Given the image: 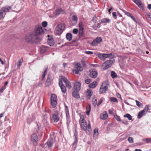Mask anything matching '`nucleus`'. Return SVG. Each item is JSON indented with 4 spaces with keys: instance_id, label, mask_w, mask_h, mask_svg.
Instances as JSON below:
<instances>
[{
    "instance_id": "obj_1",
    "label": "nucleus",
    "mask_w": 151,
    "mask_h": 151,
    "mask_svg": "<svg viewBox=\"0 0 151 151\" xmlns=\"http://www.w3.org/2000/svg\"><path fill=\"white\" fill-rule=\"evenodd\" d=\"M25 39L26 42L28 43H36L39 42L40 40L39 37L36 36L32 32L27 35L25 37Z\"/></svg>"
},
{
    "instance_id": "obj_2",
    "label": "nucleus",
    "mask_w": 151,
    "mask_h": 151,
    "mask_svg": "<svg viewBox=\"0 0 151 151\" xmlns=\"http://www.w3.org/2000/svg\"><path fill=\"white\" fill-rule=\"evenodd\" d=\"M36 36L38 37L44 33V30L41 25L37 24L35 26L34 31L32 32Z\"/></svg>"
},
{
    "instance_id": "obj_3",
    "label": "nucleus",
    "mask_w": 151,
    "mask_h": 151,
    "mask_svg": "<svg viewBox=\"0 0 151 151\" xmlns=\"http://www.w3.org/2000/svg\"><path fill=\"white\" fill-rule=\"evenodd\" d=\"M74 64L75 69L73 70V72L74 73L78 74L80 71L83 70V69L81 66V65L79 63H75Z\"/></svg>"
},
{
    "instance_id": "obj_4",
    "label": "nucleus",
    "mask_w": 151,
    "mask_h": 151,
    "mask_svg": "<svg viewBox=\"0 0 151 151\" xmlns=\"http://www.w3.org/2000/svg\"><path fill=\"white\" fill-rule=\"evenodd\" d=\"M65 27V25L64 24L61 23L58 24L55 28V33L58 35L61 34L64 29Z\"/></svg>"
},
{
    "instance_id": "obj_5",
    "label": "nucleus",
    "mask_w": 151,
    "mask_h": 151,
    "mask_svg": "<svg viewBox=\"0 0 151 151\" xmlns=\"http://www.w3.org/2000/svg\"><path fill=\"white\" fill-rule=\"evenodd\" d=\"M113 63V61L111 60H106L101 65L103 70H105L110 68Z\"/></svg>"
},
{
    "instance_id": "obj_6",
    "label": "nucleus",
    "mask_w": 151,
    "mask_h": 151,
    "mask_svg": "<svg viewBox=\"0 0 151 151\" xmlns=\"http://www.w3.org/2000/svg\"><path fill=\"white\" fill-rule=\"evenodd\" d=\"M12 8V7L9 6H6L0 9V20L3 18V13L8 12Z\"/></svg>"
},
{
    "instance_id": "obj_7",
    "label": "nucleus",
    "mask_w": 151,
    "mask_h": 151,
    "mask_svg": "<svg viewBox=\"0 0 151 151\" xmlns=\"http://www.w3.org/2000/svg\"><path fill=\"white\" fill-rule=\"evenodd\" d=\"M79 123L81 129L85 131V120L83 116L81 115L79 121Z\"/></svg>"
},
{
    "instance_id": "obj_8",
    "label": "nucleus",
    "mask_w": 151,
    "mask_h": 151,
    "mask_svg": "<svg viewBox=\"0 0 151 151\" xmlns=\"http://www.w3.org/2000/svg\"><path fill=\"white\" fill-rule=\"evenodd\" d=\"M149 110L148 106H146L144 109L139 111V113L137 118L138 119H140L143 115H145Z\"/></svg>"
},
{
    "instance_id": "obj_9",
    "label": "nucleus",
    "mask_w": 151,
    "mask_h": 151,
    "mask_svg": "<svg viewBox=\"0 0 151 151\" xmlns=\"http://www.w3.org/2000/svg\"><path fill=\"white\" fill-rule=\"evenodd\" d=\"M102 41V39L101 37H97L93 40L91 43V45L92 46H96Z\"/></svg>"
},
{
    "instance_id": "obj_10",
    "label": "nucleus",
    "mask_w": 151,
    "mask_h": 151,
    "mask_svg": "<svg viewBox=\"0 0 151 151\" xmlns=\"http://www.w3.org/2000/svg\"><path fill=\"white\" fill-rule=\"evenodd\" d=\"M108 87L106 84L103 83L101 85L99 90V93L100 94H103L105 93L107 91Z\"/></svg>"
},
{
    "instance_id": "obj_11",
    "label": "nucleus",
    "mask_w": 151,
    "mask_h": 151,
    "mask_svg": "<svg viewBox=\"0 0 151 151\" xmlns=\"http://www.w3.org/2000/svg\"><path fill=\"white\" fill-rule=\"evenodd\" d=\"M59 85L63 93H65L66 91V89L63 83L62 79H60L59 80Z\"/></svg>"
},
{
    "instance_id": "obj_12",
    "label": "nucleus",
    "mask_w": 151,
    "mask_h": 151,
    "mask_svg": "<svg viewBox=\"0 0 151 151\" xmlns=\"http://www.w3.org/2000/svg\"><path fill=\"white\" fill-rule=\"evenodd\" d=\"M62 80H63V81L65 83L66 86L69 89L71 88L72 87L71 86L67 78L63 76L62 77Z\"/></svg>"
},
{
    "instance_id": "obj_13",
    "label": "nucleus",
    "mask_w": 151,
    "mask_h": 151,
    "mask_svg": "<svg viewBox=\"0 0 151 151\" xmlns=\"http://www.w3.org/2000/svg\"><path fill=\"white\" fill-rule=\"evenodd\" d=\"M91 131L92 130L90 125V122L89 121L86 127V132L89 135L91 132Z\"/></svg>"
},
{
    "instance_id": "obj_14",
    "label": "nucleus",
    "mask_w": 151,
    "mask_h": 151,
    "mask_svg": "<svg viewBox=\"0 0 151 151\" xmlns=\"http://www.w3.org/2000/svg\"><path fill=\"white\" fill-rule=\"evenodd\" d=\"M81 83L79 82H76L74 84V87L73 89L74 90H77L78 91H80L81 87Z\"/></svg>"
},
{
    "instance_id": "obj_15",
    "label": "nucleus",
    "mask_w": 151,
    "mask_h": 151,
    "mask_svg": "<svg viewBox=\"0 0 151 151\" xmlns=\"http://www.w3.org/2000/svg\"><path fill=\"white\" fill-rule=\"evenodd\" d=\"M54 140L52 137L50 138L48 140L47 142L45 144V145H47L48 147H52L53 143Z\"/></svg>"
},
{
    "instance_id": "obj_16",
    "label": "nucleus",
    "mask_w": 151,
    "mask_h": 151,
    "mask_svg": "<svg viewBox=\"0 0 151 151\" xmlns=\"http://www.w3.org/2000/svg\"><path fill=\"white\" fill-rule=\"evenodd\" d=\"M108 117V115L106 111H104L100 115V118L102 120L106 119Z\"/></svg>"
},
{
    "instance_id": "obj_17",
    "label": "nucleus",
    "mask_w": 151,
    "mask_h": 151,
    "mask_svg": "<svg viewBox=\"0 0 151 151\" xmlns=\"http://www.w3.org/2000/svg\"><path fill=\"white\" fill-rule=\"evenodd\" d=\"M93 94V91L91 89H88L86 91L87 98L88 99H91V96Z\"/></svg>"
},
{
    "instance_id": "obj_18",
    "label": "nucleus",
    "mask_w": 151,
    "mask_h": 151,
    "mask_svg": "<svg viewBox=\"0 0 151 151\" xmlns=\"http://www.w3.org/2000/svg\"><path fill=\"white\" fill-rule=\"evenodd\" d=\"M98 56L102 61H104L105 59L107 58L106 54L99 53L98 55Z\"/></svg>"
},
{
    "instance_id": "obj_19",
    "label": "nucleus",
    "mask_w": 151,
    "mask_h": 151,
    "mask_svg": "<svg viewBox=\"0 0 151 151\" xmlns=\"http://www.w3.org/2000/svg\"><path fill=\"white\" fill-rule=\"evenodd\" d=\"M141 9H143L144 8L143 5L140 0H134L133 1Z\"/></svg>"
},
{
    "instance_id": "obj_20",
    "label": "nucleus",
    "mask_w": 151,
    "mask_h": 151,
    "mask_svg": "<svg viewBox=\"0 0 151 151\" xmlns=\"http://www.w3.org/2000/svg\"><path fill=\"white\" fill-rule=\"evenodd\" d=\"M98 76V73L96 71H92L89 74V76L90 77L92 78H96Z\"/></svg>"
},
{
    "instance_id": "obj_21",
    "label": "nucleus",
    "mask_w": 151,
    "mask_h": 151,
    "mask_svg": "<svg viewBox=\"0 0 151 151\" xmlns=\"http://www.w3.org/2000/svg\"><path fill=\"white\" fill-rule=\"evenodd\" d=\"M52 119L55 122H57L59 120V117L57 114L55 113L53 114Z\"/></svg>"
},
{
    "instance_id": "obj_22",
    "label": "nucleus",
    "mask_w": 151,
    "mask_h": 151,
    "mask_svg": "<svg viewBox=\"0 0 151 151\" xmlns=\"http://www.w3.org/2000/svg\"><path fill=\"white\" fill-rule=\"evenodd\" d=\"M79 91H78L77 90L75 91V90L73 89V92L72 93L73 96L76 99L80 98L79 93Z\"/></svg>"
},
{
    "instance_id": "obj_23",
    "label": "nucleus",
    "mask_w": 151,
    "mask_h": 151,
    "mask_svg": "<svg viewBox=\"0 0 151 151\" xmlns=\"http://www.w3.org/2000/svg\"><path fill=\"white\" fill-rule=\"evenodd\" d=\"M97 85V83L96 81H94L93 82L90 83L88 87L91 88H95Z\"/></svg>"
},
{
    "instance_id": "obj_24",
    "label": "nucleus",
    "mask_w": 151,
    "mask_h": 151,
    "mask_svg": "<svg viewBox=\"0 0 151 151\" xmlns=\"http://www.w3.org/2000/svg\"><path fill=\"white\" fill-rule=\"evenodd\" d=\"M36 119V115L35 114H32L28 118V122L30 123L31 122L34 120Z\"/></svg>"
},
{
    "instance_id": "obj_25",
    "label": "nucleus",
    "mask_w": 151,
    "mask_h": 151,
    "mask_svg": "<svg viewBox=\"0 0 151 151\" xmlns=\"http://www.w3.org/2000/svg\"><path fill=\"white\" fill-rule=\"evenodd\" d=\"M48 116L47 115H44L43 116V119L42 120V122L44 126H45L47 124V119Z\"/></svg>"
},
{
    "instance_id": "obj_26",
    "label": "nucleus",
    "mask_w": 151,
    "mask_h": 151,
    "mask_svg": "<svg viewBox=\"0 0 151 151\" xmlns=\"http://www.w3.org/2000/svg\"><path fill=\"white\" fill-rule=\"evenodd\" d=\"M45 70L44 72L42 74V81H43L44 80L45 77L46 76V74L47 73V71H48V66H45Z\"/></svg>"
},
{
    "instance_id": "obj_27",
    "label": "nucleus",
    "mask_w": 151,
    "mask_h": 151,
    "mask_svg": "<svg viewBox=\"0 0 151 151\" xmlns=\"http://www.w3.org/2000/svg\"><path fill=\"white\" fill-rule=\"evenodd\" d=\"M31 139L32 141L37 142L38 141V137L36 134H33L31 136Z\"/></svg>"
},
{
    "instance_id": "obj_28",
    "label": "nucleus",
    "mask_w": 151,
    "mask_h": 151,
    "mask_svg": "<svg viewBox=\"0 0 151 151\" xmlns=\"http://www.w3.org/2000/svg\"><path fill=\"white\" fill-rule=\"evenodd\" d=\"M51 81L52 80L50 77L49 76H48L46 81V85L47 86H48L51 85Z\"/></svg>"
},
{
    "instance_id": "obj_29",
    "label": "nucleus",
    "mask_w": 151,
    "mask_h": 151,
    "mask_svg": "<svg viewBox=\"0 0 151 151\" xmlns=\"http://www.w3.org/2000/svg\"><path fill=\"white\" fill-rule=\"evenodd\" d=\"M66 38L67 39L70 41L71 40L72 38V35L71 33H68L66 35Z\"/></svg>"
},
{
    "instance_id": "obj_30",
    "label": "nucleus",
    "mask_w": 151,
    "mask_h": 151,
    "mask_svg": "<svg viewBox=\"0 0 151 151\" xmlns=\"http://www.w3.org/2000/svg\"><path fill=\"white\" fill-rule=\"evenodd\" d=\"M110 21V19L107 18H104L101 20V23H109Z\"/></svg>"
},
{
    "instance_id": "obj_31",
    "label": "nucleus",
    "mask_w": 151,
    "mask_h": 151,
    "mask_svg": "<svg viewBox=\"0 0 151 151\" xmlns=\"http://www.w3.org/2000/svg\"><path fill=\"white\" fill-rule=\"evenodd\" d=\"M48 48L45 46H42L41 48V52L43 53L45 52L47 50Z\"/></svg>"
},
{
    "instance_id": "obj_32",
    "label": "nucleus",
    "mask_w": 151,
    "mask_h": 151,
    "mask_svg": "<svg viewBox=\"0 0 151 151\" xmlns=\"http://www.w3.org/2000/svg\"><path fill=\"white\" fill-rule=\"evenodd\" d=\"M47 42L50 46H52L54 44V40L52 38L48 39Z\"/></svg>"
},
{
    "instance_id": "obj_33",
    "label": "nucleus",
    "mask_w": 151,
    "mask_h": 151,
    "mask_svg": "<svg viewBox=\"0 0 151 151\" xmlns=\"http://www.w3.org/2000/svg\"><path fill=\"white\" fill-rule=\"evenodd\" d=\"M72 19L74 21V24H76L77 22L78 21V17L76 15H73L72 17Z\"/></svg>"
},
{
    "instance_id": "obj_34",
    "label": "nucleus",
    "mask_w": 151,
    "mask_h": 151,
    "mask_svg": "<svg viewBox=\"0 0 151 151\" xmlns=\"http://www.w3.org/2000/svg\"><path fill=\"white\" fill-rule=\"evenodd\" d=\"M98 129H95L93 131V137L96 138L98 135Z\"/></svg>"
},
{
    "instance_id": "obj_35",
    "label": "nucleus",
    "mask_w": 151,
    "mask_h": 151,
    "mask_svg": "<svg viewBox=\"0 0 151 151\" xmlns=\"http://www.w3.org/2000/svg\"><path fill=\"white\" fill-rule=\"evenodd\" d=\"M51 103L52 106L54 108L56 107L57 104V100H51Z\"/></svg>"
},
{
    "instance_id": "obj_36",
    "label": "nucleus",
    "mask_w": 151,
    "mask_h": 151,
    "mask_svg": "<svg viewBox=\"0 0 151 151\" xmlns=\"http://www.w3.org/2000/svg\"><path fill=\"white\" fill-rule=\"evenodd\" d=\"M107 58L112 59L114 57V55L112 53L106 54Z\"/></svg>"
},
{
    "instance_id": "obj_37",
    "label": "nucleus",
    "mask_w": 151,
    "mask_h": 151,
    "mask_svg": "<svg viewBox=\"0 0 151 151\" xmlns=\"http://www.w3.org/2000/svg\"><path fill=\"white\" fill-rule=\"evenodd\" d=\"M84 29H79V35L80 37H81L83 35V30Z\"/></svg>"
},
{
    "instance_id": "obj_38",
    "label": "nucleus",
    "mask_w": 151,
    "mask_h": 151,
    "mask_svg": "<svg viewBox=\"0 0 151 151\" xmlns=\"http://www.w3.org/2000/svg\"><path fill=\"white\" fill-rule=\"evenodd\" d=\"M86 113L87 115H89V113L91 110L90 105H89L88 107H86Z\"/></svg>"
},
{
    "instance_id": "obj_39",
    "label": "nucleus",
    "mask_w": 151,
    "mask_h": 151,
    "mask_svg": "<svg viewBox=\"0 0 151 151\" xmlns=\"http://www.w3.org/2000/svg\"><path fill=\"white\" fill-rule=\"evenodd\" d=\"M124 117L127 118L129 120H131L132 119V116L129 114H127L124 115Z\"/></svg>"
},
{
    "instance_id": "obj_40",
    "label": "nucleus",
    "mask_w": 151,
    "mask_h": 151,
    "mask_svg": "<svg viewBox=\"0 0 151 151\" xmlns=\"http://www.w3.org/2000/svg\"><path fill=\"white\" fill-rule=\"evenodd\" d=\"M111 75L113 78H116L117 77L116 74L114 71L111 72Z\"/></svg>"
},
{
    "instance_id": "obj_41",
    "label": "nucleus",
    "mask_w": 151,
    "mask_h": 151,
    "mask_svg": "<svg viewBox=\"0 0 151 151\" xmlns=\"http://www.w3.org/2000/svg\"><path fill=\"white\" fill-rule=\"evenodd\" d=\"M57 100V96L54 94H52L51 96V100Z\"/></svg>"
},
{
    "instance_id": "obj_42",
    "label": "nucleus",
    "mask_w": 151,
    "mask_h": 151,
    "mask_svg": "<svg viewBox=\"0 0 151 151\" xmlns=\"http://www.w3.org/2000/svg\"><path fill=\"white\" fill-rule=\"evenodd\" d=\"M110 101H111L113 102H117L118 101L117 99L114 97H111L110 98Z\"/></svg>"
},
{
    "instance_id": "obj_43",
    "label": "nucleus",
    "mask_w": 151,
    "mask_h": 151,
    "mask_svg": "<svg viewBox=\"0 0 151 151\" xmlns=\"http://www.w3.org/2000/svg\"><path fill=\"white\" fill-rule=\"evenodd\" d=\"M62 10L61 9H59L56 10V15H59L62 11Z\"/></svg>"
},
{
    "instance_id": "obj_44",
    "label": "nucleus",
    "mask_w": 151,
    "mask_h": 151,
    "mask_svg": "<svg viewBox=\"0 0 151 151\" xmlns=\"http://www.w3.org/2000/svg\"><path fill=\"white\" fill-rule=\"evenodd\" d=\"M135 101L136 103V104L137 106H138L139 107H140L142 106V104L139 101L137 100H136Z\"/></svg>"
},
{
    "instance_id": "obj_45",
    "label": "nucleus",
    "mask_w": 151,
    "mask_h": 151,
    "mask_svg": "<svg viewBox=\"0 0 151 151\" xmlns=\"http://www.w3.org/2000/svg\"><path fill=\"white\" fill-rule=\"evenodd\" d=\"M143 141H146V143H151V138H147L145 139H144L143 140Z\"/></svg>"
},
{
    "instance_id": "obj_46",
    "label": "nucleus",
    "mask_w": 151,
    "mask_h": 151,
    "mask_svg": "<svg viewBox=\"0 0 151 151\" xmlns=\"http://www.w3.org/2000/svg\"><path fill=\"white\" fill-rule=\"evenodd\" d=\"M128 140L130 143L133 142V139L131 137H129L128 138Z\"/></svg>"
},
{
    "instance_id": "obj_47",
    "label": "nucleus",
    "mask_w": 151,
    "mask_h": 151,
    "mask_svg": "<svg viewBox=\"0 0 151 151\" xmlns=\"http://www.w3.org/2000/svg\"><path fill=\"white\" fill-rule=\"evenodd\" d=\"M79 29L83 28V25L82 22H80L79 23Z\"/></svg>"
},
{
    "instance_id": "obj_48",
    "label": "nucleus",
    "mask_w": 151,
    "mask_h": 151,
    "mask_svg": "<svg viewBox=\"0 0 151 151\" xmlns=\"http://www.w3.org/2000/svg\"><path fill=\"white\" fill-rule=\"evenodd\" d=\"M97 20V18L96 16H94L92 20V21H93L94 23H95L96 22Z\"/></svg>"
},
{
    "instance_id": "obj_49",
    "label": "nucleus",
    "mask_w": 151,
    "mask_h": 151,
    "mask_svg": "<svg viewBox=\"0 0 151 151\" xmlns=\"http://www.w3.org/2000/svg\"><path fill=\"white\" fill-rule=\"evenodd\" d=\"M92 81V80L91 79L88 78L86 79V83L89 84Z\"/></svg>"
},
{
    "instance_id": "obj_50",
    "label": "nucleus",
    "mask_w": 151,
    "mask_h": 151,
    "mask_svg": "<svg viewBox=\"0 0 151 151\" xmlns=\"http://www.w3.org/2000/svg\"><path fill=\"white\" fill-rule=\"evenodd\" d=\"M114 118L116 119L118 121H121V120L120 118V117L119 116H117V115H115L114 116Z\"/></svg>"
},
{
    "instance_id": "obj_51",
    "label": "nucleus",
    "mask_w": 151,
    "mask_h": 151,
    "mask_svg": "<svg viewBox=\"0 0 151 151\" xmlns=\"http://www.w3.org/2000/svg\"><path fill=\"white\" fill-rule=\"evenodd\" d=\"M97 102V99H93V103L94 106H96Z\"/></svg>"
},
{
    "instance_id": "obj_52",
    "label": "nucleus",
    "mask_w": 151,
    "mask_h": 151,
    "mask_svg": "<svg viewBox=\"0 0 151 151\" xmlns=\"http://www.w3.org/2000/svg\"><path fill=\"white\" fill-rule=\"evenodd\" d=\"M42 25L43 27H45L47 25V22L46 21L42 22Z\"/></svg>"
},
{
    "instance_id": "obj_53",
    "label": "nucleus",
    "mask_w": 151,
    "mask_h": 151,
    "mask_svg": "<svg viewBox=\"0 0 151 151\" xmlns=\"http://www.w3.org/2000/svg\"><path fill=\"white\" fill-rule=\"evenodd\" d=\"M81 62L83 66H85V59L83 58V59L81 60Z\"/></svg>"
},
{
    "instance_id": "obj_54",
    "label": "nucleus",
    "mask_w": 151,
    "mask_h": 151,
    "mask_svg": "<svg viewBox=\"0 0 151 151\" xmlns=\"http://www.w3.org/2000/svg\"><path fill=\"white\" fill-rule=\"evenodd\" d=\"M78 32V30L77 29L74 28L73 30V33L74 34H77Z\"/></svg>"
},
{
    "instance_id": "obj_55",
    "label": "nucleus",
    "mask_w": 151,
    "mask_h": 151,
    "mask_svg": "<svg viewBox=\"0 0 151 151\" xmlns=\"http://www.w3.org/2000/svg\"><path fill=\"white\" fill-rule=\"evenodd\" d=\"M65 113L67 118L68 119L70 117L69 114V111L67 110V111H65Z\"/></svg>"
},
{
    "instance_id": "obj_56",
    "label": "nucleus",
    "mask_w": 151,
    "mask_h": 151,
    "mask_svg": "<svg viewBox=\"0 0 151 151\" xmlns=\"http://www.w3.org/2000/svg\"><path fill=\"white\" fill-rule=\"evenodd\" d=\"M6 87L5 86H3L0 89V92L2 93L4 91Z\"/></svg>"
},
{
    "instance_id": "obj_57",
    "label": "nucleus",
    "mask_w": 151,
    "mask_h": 151,
    "mask_svg": "<svg viewBox=\"0 0 151 151\" xmlns=\"http://www.w3.org/2000/svg\"><path fill=\"white\" fill-rule=\"evenodd\" d=\"M86 54L88 55H91L93 54V52L91 51H86Z\"/></svg>"
},
{
    "instance_id": "obj_58",
    "label": "nucleus",
    "mask_w": 151,
    "mask_h": 151,
    "mask_svg": "<svg viewBox=\"0 0 151 151\" xmlns=\"http://www.w3.org/2000/svg\"><path fill=\"white\" fill-rule=\"evenodd\" d=\"M102 101H103L102 99H101L98 101V103L97 104V106H99L102 103Z\"/></svg>"
},
{
    "instance_id": "obj_59",
    "label": "nucleus",
    "mask_w": 151,
    "mask_h": 151,
    "mask_svg": "<svg viewBox=\"0 0 151 151\" xmlns=\"http://www.w3.org/2000/svg\"><path fill=\"white\" fill-rule=\"evenodd\" d=\"M125 13V14H126L129 17H130V16L132 15V14L131 13L128 12H126Z\"/></svg>"
},
{
    "instance_id": "obj_60",
    "label": "nucleus",
    "mask_w": 151,
    "mask_h": 151,
    "mask_svg": "<svg viewBox=\"0 0 151 151\" xmlns=\"http://www.w3.org/2000/svg\"><path fill=\"white\" fill-rule=\"evenodd\" d=\"M112 14L114 18L115 19H116V12H113Z\"/></svg>"
},
{
    "instance_id": "obj_61",
    "label": "nucleus",
    "mask_w": 151,
    "mask_h": 151,
    "mask_svg": "<svg viewBox=\"0 0 151 151\" xmlns=\"http://www.w3.org/2000/svg\"><path fill=\"white\" fill-rule=\"evenodd\" d=\"M42 83L41 82H40L36 86V87H42Z\"/></svg>"
},
{
    "instance_id": "obj_62",
    "label": "nucleus",
    "mask_w": 151,
    "mask_h": 151,
    "mask_svg": "<svg viewBox=\"0 0 151 151\" xmlns=\"http://www.w3.org/2000/svg\"><path fill=\"white\" fill-rule=\"evenodd\" d=\"M22 62L20 60L19 61V64L18 65V68H20V67L22 65Z\"/></svg>"
},
{
    "instance_id": "obj_63",
    "label": "nucleus",
    "mask_w": 151,
    "mask_h": 151,
    "mask_svg": "<svg viewBox=\"0 0 151 151\" xmlns=\"http://www.w3.org/2000/svg\"><path fill=\"white\" fill-rule=\"evenodd\" d=\"M91 65L94 67H96L99 66L98 65L91 64Z\"/></svg>"
},
{
    "instance_id": "obj_64",
    "label": "nucleus",
    "mask_w": 151,
    "mask_h": 151,
    "mask_svg": "<svg viewBox=\"0 0 151 151\" xmlns=\"http://www.w3.org/2000/svg\"><path fill=\"white\" fill-rule=\"evenodd\" d=\"M131 18L134 21H136V19L135 17L132 15L130 16Z\"/></svg>"
}]
</instances>
